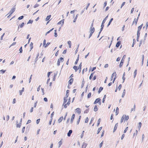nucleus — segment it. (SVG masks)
<instances>
[{
	"instance_id": "obj_1",
	"label": "nucleus",
	"mask_w": 148,
	"mask_h": 148,
	"mask_svg": "<svg viewBox=\"0 0 148 148\" xmlns=\"http://www.w3.org/2000/svg\"><path fill=\"white\" fill-rule=\"evenodd\" d=\"M68 99L67 97H64V101L63 105L64 106V108H66L68 106H69L71 103V97H69L68 101L67 102Z\"/></svg>"
},
{
	"instance_id": "obj_2",
	"label": "nucleus",
	"mask_w": 148,
	"mask_h": 148,
	"mask_svg": "<svg viewBox=\"0 0 148 148\" xmlns=\"http://www.w3.org/2000/svg\"><path fill=\"white\" fill-rule=\"evenodd\" d=\"M129 119V116H126V115L124 114L122 116L120 121V123H122L123 121L125 122V121H127Z\"/></svg>"
},
{
	"instance_id": "obj_3",
	"label": "nucleus",
	"mask_w": 148,
	"mask_h": 148,
	"mask_svg": "<svg viewBox=\"0 0 148 148\" xmlns=\"http://www.w3.org/2000/svg\"><path fill=\"white\" fill-rule=\"evenodd\" d=\"M95 72H94L91 73V74L89 77V79L90 80H94L96 79L97 77L96 75H95L93 77V78H92V77L93 76Z\"/></svg>"
},
{
	"instance_id": "obj_4",
	"label": "nucleus",
	"mask_w": 148,
	"mask_h": 148,
	"mask_svg": "<svg viewBox=\"0 0 148 148\" xmlns=\"http://www.w3.org/2000/svg\"><path fill=\"white\" fill-rule=\"evenodd\" d=\"M95 31V28L94 27L93 28H90V35L89 36V38H90L92 35L93 33Z\"/></svg>"
},
{
	"instance_id": "obj_5",
	"label": "nucleus",
	"mask_w": 148,
	"mask_h": 148,
	"mask_svg": "<svg viewBox=\"0 0 148 148\" xmlns=\"http://www.w3.org/2000/svg\"><path fill=\"white\" fill-rule=\"evenodd\" d=\"M98 103L99 105L101 104V99L99 98H97L96 99L95 101H94V104H96Z\"/></svg>"
},
{
	"instance_id": "obj_6",
	"label": "nucleus",
	"mask_w": 148,
	"mask_h": 148,
	"mask_svg": "<svg viewBox=\"0 0 148 148\" xmlns=\"http://www.w3.org/2000/svg\"><path fill=\"white\" fill-rule=\"evenodd\" d=\"M15 7H14L10 11V12L9 13L10 14L8 16V17L10 16L15 11Z\"/></svg>"
},
{
	"instance_id": "obj_7",
	"label": "nucleus",
	"mask_w": 148,
	"mask_h": 148,
	"mask_svg": "<svg viewBox=\"0 0 148 148\" xmlns=\"http://www.w3.org/2000/svg\"><path fill=\"white\" fill-rule=\"evenodd\" d=\"M143 25V24H142L141 25L139 26L138 28L137 33L140 34V31Z\"/></svg>"
},
{
	"instance_id": "obj_8",
	"label": "nucleus",
	"mask_w": 148,
	"mask_h": 148,
	"mask_svg": "<svg viewBox=\"0 0 148 148\" xmlns=\"http://www.w3.org/2000/svg\"><path fill=\"white\" fill-rule=\"evenodd\" d=\"M139 16V15H138V16ZM139 17H138L137 19H136V18H135L134 21H133L132 25H136L138 19Z\"/></svg>"
},
{
	"instance_id": "obj_9",
	"label": "nucleus",
	"mask_w": 148,
	"mask_h": 148,
	"mask_svg": "<svg viewBox=\"0 0 148 148\" xmlns=\"http://www.w3.org/2000/svg\"><path fill=\"white\" fill-rule=\"evenodd\" d=\"M73 78H71L70 79V80L69 81V84L68 86V88H69V85H71L73 83Z\"/></svg>"
},
{
	"instance_id": "obj_10",
	"label": "nucleus",
	"mask_w": 148,
	"mask_h": 148,
	"mask_svg": "<svg viewBox=\"0 0 148 148\" xmlns=\"http://www.w3.org/2000/svg\"><path fill=\"white\" fill-rule=\"evenodd\" d=\"M76 111L79 114L81 112V110L79 108H77L75 109Z\"/></svg>"
},
{
	"instance_id": "obj_11",
	"label": "nucleus",
	"mask_w": 148,
	"mask_h": 148,
	"mask_svg": "<svg viewBox=\"0 0 148 148\" xmlns=\"http://www.w3.org/2000/svg\"><path fill=\"white\" fill-rule=\"evenodd\" d=\"M75 117V114H73L71 120V123H72L73 122V120Z\"/></svg>"
},
{
	"instance_id": "obj_12",
	"label": "nucleus",
	"mask_w": 148,
	"mask_h": 148,
	"mask_svg": "<svg viewBox=\"0 0 148 148\" xmlns=\"http://www.w3.org/2000/svg\"><path fill=\"white\" fill-rule=\"evenodd\" d=\"M124 61L123 59H121V62L120 63V64H119V67L120 68H121L122 67V66L123 64Z\"/></svg>"
},
{
	"instance_id": "obj_13",
	"label": "nucleus",
	"mask_w": 148,
	"mask_h": 148,
	"mask_svg": "<svg viewBox=\"0 0 148 148\" xmlns=\"http://www.w3.org/2000/svg\"><path fill=\"white\" fill-rule=\"evenodd\" d=\"M4 120H5L6 121H8L9 119V115H6L5 117H3Z\"/></svg>"
},
{
	"instance_id": "obj_14",
	"label": "nucleus",
	"mask_w": 148,
	"mask_h": 148,
	"mask_svg": "<svg viewBox=\"0 0 148 148\" xmlns=\"http://www.w3.org/2000/svg\"><path fill=\"white\" fill-rule=\"evenodd\" d=\"M142 125V123L141 122H139L138 123V125L137 127V128L138 130H140V127Z\"/></svg>"
},
{
	"instance_id": "obj_15",
	"label": "nucleus",
	"mask_w": 148,
	"mask_h": 148,
	"mask_svg": "<svg viewBox=\"0 0 148 148\" xmlns=\"http://www.w3.org/2000/svg\"><path fill=\"white\" fill-rule=\"evenodd\" d=\"M118 126V123H116L115 125V126H114V131H113L114 132H115Z\"/></svg>"
},
{
	"instance_id": "obj_16",
	"label": "nucleus",
	"mask_w": 148,
	"mask_h": 148,
	"mask_svg": "<svg viewBox=\"0 0 148 148\" xmlns=\"http://www.w3.org/2000/svg\"><path fill=\"white\" fill-rule=\"evenodd\" d=\"M138 131L137 130H136V131L135 132L133 133V137H136L137 135L138 134Z\"/></svg>"
},
{
	"instance_id": "obj_17",
	"label": "nucleus",
	"mask_w": 148,
	"mask_h": 148,
	"mask_svg": "<svg viewBox=\"0 0 148 148\" xmlns=\"http://www.w3.org/2000/svg\"><path fill=\"white\" fill-rule=\"evenodd\" d=\"M87 145V144L86 143H84L82 145V148H86Z\"/></svg>"
},
{
	"instance_id": "obj_18",
	"label": "nucleus",
	"mask_w": 148,
	"mask_h": 148,
	"mask_svg": "<svg viewBox=\"0 0 148 148\" xmlns=\"http://www.w3.org/2000/svg\"><path fill=\"white\" fill-rule=\"evenodd\" d=\"M103 89V87H100L99 89V90L98 92L99 94L100 92Z\"/></svg>"
},
{
	"instance_id": "obj_19",
	"label": "nucleus",
	"mask_w": 148,
	"mask_h": 148,
	"mask_svg": "<svg viewBox=\"0 0 148 148\" xmlns=\"http://www.w3.org/2000/svg\"><path fill=\"white\" fill-rule=\"evenodd\" d=\"M73 68L75 70V72L77 71V70H78V67L77 66H74Z\"/></svg>"
},
{
	"instance_id": "obj_20",
	"label": "nucleus",
	"mask_w": 148,
	"mask_h": 148,
	"mask_svg": "<svg viewBox=\"0 0 148 148\" xmlns=\"http://www.w3.org/2000/svg\"><path fill=\"white\" fill-rule=\"evenodd\" d=\"M72 132V131L71 130H69V132L67 133V136H71V134Z\"/></svg>"
},
{
	"instance_id": "obj_21",
	"label": "nucleus",
	"mask_w": 148,
	"mask_h": 148,
	"mask_svg": "<svg viewBox=\"0 0 148 148\" xmlns=\"http://www.w3.org/2000/svg\"><path fill=\"white\" fill-rule=\"evenodd\" d=\"M121 44V41H118L116 44V47H119V46L120 45V44Z\"/></svg>"
},
{
	"instance_id": "obj_22",
	"label": "nucleus",
	"mask_w": 148,
	"mask_h": 148,
	"mask_svg": "<svg viewBox=\"0 0 148 148\" xmlns=\"http://www.w3.org/2000/svg\"><path fill=\"white\" fill-rule=\"evenodd\" d=\"M122 87V85L121 84L119 85L118 88H116L115 90V92H116L117 91V90L118 89L119 90H120L121 88Z\"/></svg>"
},
{
	"instance_id": "obj_23",
	"label": "nucleus",
	"mask_w": 148,
	"mask_h": 148,
	"mask_svg": "<svg viewBox=\"0 0 148 148\" xmlns=\"http://www.w3.org/2000/svg\"><path fill=\"white\" fill-rule=\"evenodd\" d=\"M62 139H61V140L59 142V143H58V144L59 145V146H58L59 147H60L61 145L62 144Z\"/></svg>"
},
{
	"instance_id": "obj_24",
	"label": "nucleus",
	"mask_w": 148,
	"mask_h": 148,
	"mask_svg": "<svg viewBox=\"0 0 148 148\" xmlns=\"http://www.w3.org/2000/svg\"><path fill=\"white\" fill-rule=\"evenodd\" d=\"M148 27V22H147L146 24L145 27V26H144L143 27V28H145V30H146L147 29Z\"/></svg>"
},
{
	"instance_id": "obj_25",
	"label": "nucleus",
	"mask_w": 148,
	"mask_h": 148,
	"mask_svg": "<svg viewBox=\"0 0 148 148\" xmlns=\"http://www.w3.org/2000/svg\"><path fill=\"white\" fill-rule=\"evenodd\" d=\"M119 110L118 107H117L116 109V115H117L119 113Z\"/></svg>"
},
{
	"instance_id": "obj_26",
	"label": "nucleus",
	"mask_w": 148,
	"mask_h": 148,
	"mask_svg": "<svg viewBox=\"0 0 148 148\" xmlns=\"http://www.w3.org/2000/svg\"><path fill=\"white\" fill-rule=\"evenodd\" d=\"M63 117L62 116L58 120V122L59 123H60L63 120Z\"/></svg>"
},
{
	"instance_id": "obj_27",
	"label": "nucleus",
	"mask_w": 148,
	"mask_h": 148,
	"mask_svg": "<svg viewBox=\"0 0 148 148\" xmlns=\"http://www.w3.org/2000/svg\"><path fill=\"white\" fill-rule=\"evenodd\" d=\"M51 17V15H49V16H48L46 18V21H47L49 20L50 19Z\"/></svg>"
},
{
	"instance_id": "obj_28",
	"label": "nucleus",
	"mask_w": 148,
	"mask_h": 148,
	"mask_svg": "<svg viewBox=\"0 0 148 148\" xmlns=\"http://www.w3.org/2000/svg\"><path fill=\"white\" fill-rule=\"evenodd\" d=\"M116 73L115 72L113 73L112 75L111 80H112L113 78L114 75L116 76Z\"/></svg>"
},
{
	"instance_id": "obj_29",
	"label": "nucleus",
	"mask_w": 148,
	"mask_h": 148,
	"mask_svg": "<svg viewBox=\"0 0 148 148\" xmlns=\"http://www.w3.org/2000/svg\"><path fill=\"white\" fill-rule=\"evenodd\" d=\"M69 90H67L66 91V97H67H67H68L69 95Z\"/></svg>"
},
{
	"instance_id": "obj_30",
	"label": "nucleus",
	"mask_w": 148,
	"mask_h": 148,
	"mask_svg": "<svg viewBox=\"0 0 148 148\" xmlns=\"http://www.w3.org/2000/svg\"><path fill=\"white\" fill-rule=\"evenodd\" d=\"M136 109V105L135 104H134L133 108H132L131 109V112L133 111H135Z\"/></svg>"
},
{
	"instance_id": "obj_31",
	"label": "nucleus",
	"mask_w": 148,
	"mask_h": 148,
	"mask_svg": "<svg viewBox=\"0 0 148 148\" xmlns=\"http://www.w3.org/2000/svg\"><path fill=\"white\" fill-rule=\"evenodd\" d=\"M137 69H136L134 73V77L135 78L136 77L137 73Z\"/></svg>"
},
{
	"instance_id": "obj_32",
	"label": "nucleus",
	"mask_w": 148,
	"mask_h": 148,
	"mask_svg": "<svg viewBox=\"0 0 148 148\" xmlns=\"http://www.w3.org/2000/svg\"><path fill=\"white\" fill-rule=\"evenodd\" d=\"M96 69V67H94L92 69V68H90L89 69V71H93L95 70Z\"/></svg>"
},
{
	"instance_id": "obj_33",
	"label": "nucleus",
	"mask_w": 148,
	"mask_h": 148,
	"mask_svg": "<svg viewBox=\"0 0 148 148\" xmlns=\"http://www.w3.org/2000/svg\"><path fill=\"white\" fill-rule=\"evenodd\" d=\"M30 50H31L33 48V44L32 42H31L30 44Z\"/></svg>"
},
{
	"instance_id": "obj_34",
	"label": "nucleus",
	"mask_w": 148,
	"mask_h": 148,
	"mask_svg": "<svg viewBox=\"0 0 148 148\" xmlns=\"http://www.w3.org/2000/svg\"><path fill=\"white\" fill-rule=\"evenodd\" d=\"M94 110L95 111H97L98 110V108L97 105H95L94 108Z\"/></svg>"
},
{
	"instance_id": "obj_35",
	"label": "nucleus",
	"mask_w": 148,
	"mask_h": 148,
	"mask_svg": "<svg viewBox=\"0 0 148 148\" xmlns=\"http://www.w3.org/2000/svg\"><path fill=\"white\" fill-rule=\"evenodd\" d=\"M64 23V21L63 20H62L58 23V24H63Z\"/></svg>"
},
{
	"instance_id": "obj_36",
	"label": "nucleus",
	"mask_w": 148,
	"mask_h": 148,
	"mask_svg": "<svg viewBox=\"0 0 148 148\" xmlns=\"http://www.w3.org/2000/svg\"><path fill=\"white\" fill-rule=\"evenodd\" d=\"M101 120L100 119H98V122H97V127H98L99 126V125L100 124V123L101 122Z\"/></svg>"
},
{
	"instance_id": "obj_37",
	"label": "nucleus",
	"mask_w": 148,
	"mask_h": 148,
	"mask_svg": "<svg viewBox=\"0 0 148 148\" xmlns=\"http://www.w3.org/2000/svg\"><path fill=\"white\" fill-rule=\"evenodd\" d=\"M79 60V56H78V57H77V59L75 63V65H76L77 63H78V60Z\"/></svg>"
},
{
	"instance_id": "obj_38",
	"label": "nucleus",
	"mask_w": 148,
	"mask_h": 148,
	"mask_svg": "<svg viewBox=\"0 0 148 148\" xmlns=\"http://www.w3.org/2000/svg\"><path fill=\"white\" fill-rule=\"evenodd\" d=\"M140 34L137 33V41H139V39L140 36Z\"/></svg>"
},
{
	"instance_id": "obj_39",
	"label": "nucleus",
	"mask_w": 148,
	"mask_h": 148,
	"mask_svg": "<svg viewBox=\"0 0 148 148\" xmlns=\"http://www.w3.org/2000/svg\"><path fill=\"white\" fill-rule=\"evenodd\" d=\"M108 16H106L105 18L104 19V20H103V21H102V23H105V22L106 21V20L107 19V18H108Z\"/></svg>"
},
{
	"instance_id": "obj_40",
	"label": "nucleus",
	"mask_w": 148,
	"mask_h": 148,
	"mask_svg": "<svg viewBox=\"0 0 148 148\" xmlns=\"http://www.w3.org/2000/svg\"><path fill=\"white\" fill-rule=\"evenodd\" d=\"M21 123H17L16 127H17L20 128L21 127Z\"/></svg>"
},
{
	"instance_id": "obj_41",
	"label": "nucleus",
	"mask_w": 148,
	"mask_h": 148,
	"mask_svg": "<svg viewBox=\"0 0 148 148\" xmlns=\"http://www.w3.org/2000/svg\"><path fill=\"white\" fill-rule=\"evenodd\" d=\"M24 25V23H22L20 25H19L18 27V28H19V27H20L21 28Z\"/></svg>"
},
{
	"instance_id": "obj_42",
	"label": "nucleus",
	"mask_w": 148,
	"mask_h": 148,
	"mask_svg": "<svg viewBox=\"0 0 148 148\" xmlns=\"http://www.w3.org/2000/svg\"><path fill=\"white\" fill-rule=\"evenodd\" d=\"M102 128V127H100V128H99L98 130H97V134H99V132H100Z\"/></svg>"
},
{
	"instance_id": "obj_43",
	"label": "nucleus",
	"mask_w": 148,
	"mask_h": 148,
	"mask_svg": "<svg viewBox=\"0 0 148 148\" xmlns=\"http://www.w3.org/2000/svg\"><path fill=\"white\" fill-rule=\"evenodd\" d=\"M81 116H79V118L78 120V121H77V124H78L79 122H80V119H81Z\"/></svg>"
},
{
	"instance_id": "obj_44",
	"label": "nucleus",
	"mask_w": 148,
	"mask_h": 148,
	"mask_svg": "<svg viewBox=\"0 0 148 148\" xmlns=\"http://www.w3.org/2000/svg\"><path fill=\"white\" fill-rule=\"evenodd\" d=\"M106 95H105L104 97H103V100H102V102L103 103H104V101H105V99L106 98Z\"/></svg>"
},
{
	"instance_id": "obj_45",
	"label": "nucleus",
	"mask_w": 148,
	"mask_h": 148,
	"mask_svg": "<svg viewBox=\"0 0 148 148\" xmlns=\"http://www.w3.org/2000/svg\"><path fill=\"white\" fill-rule=\"evenodd\" d=\"M6 71V70H1L0 71V72H1L2 74H3Z\"/></svg>"
},
{
	"instance_id": "obj_46",
	"label": "nucleus",
	"mask_w": 148,
	"mask_h": 148,
	"mask_svg": "<svg viewBox=\"0 0 148 148\" xmlns=\"http://www.w3.org/2000/svg\"><path fill=\"white\" fill-rule=\"evenodd\" d=\"M52 116H51V118L50 119L49 122V124L50 125H51L52 122Z\"/></svg>"
},
{
	"instance_id": "obj_47",
	"label": "nucleus",
	"mask_w": 148,
	"mask_h": 148,
	"mask_svg": "<svg viewBox=\"0 0 148 148\" xmlns=\"http://www.w3.org/2000/svg\"><path fill=\"white\" fill-rule=\"evenodd\" d=\"M91 95V92H89L88 95L87 97L88 98L90 97Z\"/></svg>"
},
{
	"instance_id": "obj_48",
	"label": "nucleus",
	"mask_w": 148,
	"mask_h": 148,
	"mask_svg": "<svg viewBox=\"0 0 148 148\" xmlns=\"http://www.w3.org/2000/svg\"><path fill=\"white\" fill-rule=\"evenodd\" d=\"M58 60H59L61 62H63V59L62 57H60Z\"/></svg>"
},
{
	"instance_id": "obj_49",
	"label": "nucleus",
	"mask_w": 148,
	"mask_h": 148,
	"mask_svg": "<svg viewBox=\"0 0 148 148\" xmlns=\"http://www.w3.org/2000/svg\"><path fill=\"white\" fill-rule=\"evenodd\" d=\"M89 109H86L84 111V113H87L89 111Z\"/></svg>"
},
{
	"instance_id": "obj_50",
	"label": "nucleus",
	"mask_w": 148,
	"mask_h": 148,
	"mask_svg": "<svg viewBox=\"0 0 148 148\" xmlns=\"http://www.w3.org/2000/svg\"><path fill=\"white\" fill-rule=\"evenodd\" d=\"M128 127H127L125 129V130H124V133H125L127 131V130H128Z\"/></svg>"
},
{
	"instance_id": "obj_51",
	"label": "nucleus",
	"mask_w": 148,
	"mask_h": 148,
	"mask_svg": "<svg viewBox=\"0 0 148 148\" xmlns=\"http://www.w3.org/2000/svg\"><path fill=\"white\" fill-rule=\"evenodd\" d=\"M54 29L53 28L52 29H50V30H49V31H48V32H47L46 33V35L47 34H49V33L51 31L53 30V29Z\"/></svg>"
},
{
	"instance_id": "obj_52",
	"label": "nucleus",
	"mask_w": 148,
	"mask_h": 148,
	"mask_svg": "<svg viewBox=\"0 0 148 148\" xmlns=\"http://www.w3.org/2000/svg\"><path fill=\"white\" fill-rule=\"evenodd\" d=\"M46 45V40L45 39H44L43 40V46L45 47V46Z\"/></svg>"
},
{
	"instance_id": "obj_53",
	"label": "nucleus",
	"mask_w": 148,
	"mask_h": 148,
	"mask_svg": "<svg viewBox=\"0 0 148 148\" xmlns=\"http://www.w3.org/2000/svg\"><path fill=\"white\" fill-rule=\"evenodd\" d=\"M68 44L69 45V47L70 48H71V41H69L68 42Z\"/></svg>"
},
{
	"instance_id": "obj_54",
	"label": "nucleus",
	"mask_w": 148,
	"mask_h": 148,
	"mask_svg": "<svg viewBox=\"0 0 148 148\" xmlns=\"http://www.w3.org/2000/svg\"><path fill=\"white\" fill-rule=\"evenodd\" d=\"M82 63H81L79 65L78 67V69L81 70V67H82Z\"/></svg>"
},
{
	"instance_id": "obj_55",
	"label": "nucleus",
	"mask_w": 148,
	"mask_h": 148,
	"mask_svg": "<svg viewBox=\"0 0 148 148\" xmlns=\"http://www.w3.org/2000/svg\"><path fill=\"white\" fill-rule=\"evenodd\" d=\"M88 121V117H87L85 119V123H87Z\"/></svg>"
},
{
	"instance_id": "obj_56",
	"label": "nucleus",
	"mask_w": 148,
	"mask_h": 148,
	"mask_svg": "<svg viewBox=\"0 0 148 148\" xmlns=\"http://www.w3.org/2000/svg\"><path fill=\"white\" fill-rule=\"evenodd\" d=\"M56 75H57V74H56V73H55L54 75L53 78V81L55 80V79H56Z\"/></svg>"
},
{
	"instance_id": "obj_57",
	"label": "nucleus",
	"mask_w": 148,
	"mask_h": 148,
	"mask_svg": "<svg viewBox=\"0 0 148 148\" xmlns=\"http://www.w3.org/2000/svg\"><path fill=\"white\" fill-rule=\"evenodd\" d=\"M135 44V40L134 39L133 43L132 45V47H134V45Z\"/></svg>"
},
{
	"instance_id": "obj_58",
	"label": "nucleus",
	"mask_w": 148,
	"mask_h": 148,
	"mask_svg": "<svg viewBox=\"0 0 148 148\" xmlns=\"http://www.w3.org/2000/svg\"><path fill=\"white\" fill-rule=\"evenodd\" d=\"M87 71V68H86L85 69H84L82 71V74H83L84 73V71Z\"/></svg>"
},
{
	"instance_id": "obj_59",
	"label": "nucleus",
	"mask_w": 148,
	"mask_h": 148,
	"mask_svg": "<svg viewBox=\"0 0 148 148\" xmlns=\"http://www.w3.org/2000/svg\"><path fill=\"white\" fill-rule=\"evenodd\" d=\"M20 51V53H22V52L23 50H22V47H21L19 49V50Z\"/></svg>"
},
{
	"instance_id": "obj_60",
	"label": "nucleus",
	"mask_w": 148,
	"mask_h": 148,
	"mask_svg": "<svg viewBox=\"0 0 148 148\" xmlns=\"http://www.w3.org/2000/svg\"><path fill=\"white\" fill-rule=\"evenodd\" d=\"M50 43L49 42H47L46 45L45 46V47L46 48L50 44Z\"/></svg>"
},
{
	"instance_id": "obj_61",
	"label": "nucleus",
	"mask_w": 148,
	"mask_h": 148,
	"mask_svg": "<svg viewBox=\"0 0 148 148\" xmlns=\"http://www.w3.org/2000/svg\"><path fill=\"white\" fill-rule=\"evenodd\" d=\"M23 17H24L23 16H20L19 17L18 19V20H21L22 19H23Z\"/></svg>"
},
{
	"instance_id": "obj_62",
	"label": "nucleus",
	"mask_w": 148,
	"mask_h": 148,
	"mask_svg": "<svg viewBox=\"0 0 148 148\" xmlns=\"http://www.w3.org/2000/svg\"><path fill=\"white\" fill-rule=\"evenodd\" d=\"M40 119H38L37 120H36V123H37V124H38L40 121Z\"/></svg>"
},
{
	"instance_id": "obj_63",
	"label": "nucleus",
	"mask_w": 148,
	"mask_h": 148,
	"mask_svg": "<svg viewBox=\"0 0 148 148\" xmlns=\"http://www.w3.org/2000/svg\"><path fill=\"white\" fill-rule=\"evenodd\" d=\"M103 142L102 141L100 144V145H99V148H101V147L102 146V145L103 144Z\"/></svg>"
},
{
	"instance_id": "obj_64",
	"label": "nucleus",
	"mask_w": 148,
	"mask_h": 148,
	"mask_svg": "<svg viewBox=\"0 0 148 148\" xmlns=\"http://www.w3.org/2000/svg\"><path fill=\"white\" fill-rule=\"evenodd\" d=\"M39 5L38 4H36L34 6V8H36L39 6Z\"/></svg>"
}]
</instances>
